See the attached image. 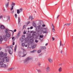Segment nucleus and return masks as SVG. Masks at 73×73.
<instances>
[{
	"instance_id": "obj_1",
	"label": "nucleus",
	"mask_w": 73,
	"mask_h": 73,
	"mask_svg": "<svg viewBox=\"0 0 73 73\" xmlns=\"http://www.w3.org/2000/svg\"><path fill=\"white\" fill-rule=\"evenodd\" d=\"M7 56V53H5L3 55H0V60H1V61L3 63L4 62L5 59L7 58L8 57ZM1 58H2L1 59Z\"/></svg>"
},
{
	"instance_id": "obj_2",
	"label": "nucleus",
	"mask_w": 73,
	"mask_h": 73,
	"mask_svg": "<svg viewBox=\"0 0 73 73\" xmlns=\"http://www.w3.org/2000/svg\"><path fill=\"white\" fill-rule=\"evenodd\" d=\"M36 29L38 32H40L42 30V27H41V23H39L38 24V25Z\"/></svg>"
},
{
	"instance_id": "obj_3",
	"label": "nucleus",
	"mask_w": 73,
	"mask_h": 73,
	"mask_svg": "<svg viewBox=\"0 0 73 73\" xmlns=\"http://www.w3.org/2000/svg\"><path fill=\"white\" fill-rule=\"evenodd\" d=\"M22 50H23V54H21V55H20V52L19 53V57H21V56H22V57H25L26 56V54H27V53H26V50H25L24 49L22 48Z\"/></svg>"
},
{
	"instance_id": "obj_4",
	"label": "nucleus",
	"mask_w": 73,
	"mask_h": 73,
	"mask_svg": "<svg viewBox=\"0 0 73 73\" xmlns=\"http://www.w3.org/2000/svg\"><path fill=\"white\" fill-rule=\"evenodd\" d=\"M7 68V65L5 64H3V62L0 61V68Z\"/></svg>"
},
{
	"instance_id": "obj_5",
	"label": "nucleus",
	"mask_w": 73,
	"mask_h": 73,
	"mask_svg": "<svg viewBox=\"0 0 73 73\" xmlns=\"http://www.w3.org/2000/svg\"><path fill=\"white\" fill-rule=\"evenodd\" d=\"M23 8H21L20 9H17V14H20L21 12H23Z\"/></svg>"
},
{
	"instance_id": "obj_6",
	"label": "nucleus",
	"mask_w": 73,
	"mask_h": 73,
	"mask_svg": "<svg viewBox=\"0 0 73 73\" xmlns=\"http://www.w3.org/2000/svg\"><path fill=\"white\" fill-rule=\"evenodd\" d=\"M16 5V3L13 2H12L11 3V6H12L10 10L11 11H12L13 9V7L15 5Z\"/></svg>"
},
{
	"instance_id": "obj_7",
	"label": "nucleus",
	"mask_w": 73,
	"mask_h": 73,
	"mask_svg": "<svg viewBox=\"0 0 73 73\" xmlns=\"http://www.w3.org/2000/svg\"><path fill=\"white\" fill-rule=\"evenodd\" d=\"M31 59L32 58L31 57H29L27 58L26 59V60H24V62H27V61H28L29 60H31Z\"/></svg>"
},
{
	"instance_id": "obj_8",
	"label": "nucleus",
	"mask_w": 73,
	"mask_h": 73,
	"mask_svg": "<svg viewBox=\"0 0 73 73\" xmlns=\"http://www.w3.org/2000/svg\"><path fill=\"white\" fill-rule=\"evenodd\" d=\"M33 38V36H31L30 38V41L31 43L33 42L34 40Z\"/></svg>"
},
{
	"instance_id": "obj_9",
	"label": "nucleus",
	"mask_w": 73,
	"mask_h": 73,
	"mask_svg": "<svg viewBox=\"0 0 73 73\" xmlns=\"http://www.w3.org/2000/svg\"><path fill=\"white\" fill-rule=\"evenodd\" d=\"M48 61H49L50 63H52V62H53L52 59L50 58H48Z\"/></svg>"
},
{
	"instance_id": "obj_10",
	"label": "nucleus",
	"mask_w": 73,
	"mask_h": 73,
	"mask_svg": "<svg viewBox=\"0 0 73 73\" xmlns=\"http://www.w3.org/2000/svg\"><path fill=\"white\" fill-rule=\"evenodd\" d=\"M50 67L49 66H47L46 67V70L48 72H49L50 71Z\"/></svg>"
},
{
	"instance_id": "obj_11",
	"label": "nucleus",
	"mask_w": 73,
	"mask_h": 73,
	"mask_svg": "<svg viewBox=\"0 0 73 73\" xmlns=\"http://www.w3.org/2000/svg\"><path fill=\"white\" fill-rule=\"evenodd\" d=\"M21 33V31H19L17 34V38H18L20 36V34Z\"/></svg>"
},
{
	"instance_id": "obj_12",
	"label": "nucleus",
	"mask_w": 73,
	"mask_h": 73,
	"mask_svg": "<svg viewBox=\"0 0 73 73\" xmlns=\"http://www.w3.org/2000/svg\"><path fill=\"white\" fill-rule=\"evenodd\" d=\"M52 31L54 33H55V30H54V25H52Z\"/></svg>"
},
{
	"instance_id": "obj_13",
	"label": "nucleus",
	"mask_w": 73,
	"mask_h": 73,
	"mask_svg": "<svg viewBox=\"0 0 73 73\" xmlns=\"http://www.w3.org/2000/svg\"><path fill=\"white\" fill-rule=\"evenodd\" d=\"M7 36L6 35H3V38L4 40H5V41H7Z\"/></svg>"
},
{
	"instance_id": "obj_14",
	"label": "nucleus",
	"mask_w": 73,
	"mask_h": 73,
	"mask_svg": "<svg viewBox=\"0 0 73 73\" xmlns=\"http://www.w3.org/2000/svg\"><path fill=\"white\" fill-rule=\"evenodd\" d=\"M33 26H34V27H35V28H36V27H37V25H36V23H35V21H33Z\"/></svg>"
},
{
	"instance_id": "obj_15",
	"label": "nucleus",
	"mask_w": 73,
	"mask_h": 73,
	"mask_svg": "<svg viewBox=\"0 0 73 73\" xmlns=\"http://www.w3.org/2000/svg\"><path fill=\"white\" fill-rule=\"evenodd\" d=\"M7 37H10V36H11V35L9 34V33H7L6 35Z\"/></svg>"
},
{
	"instance_id": "obj_16",
	"label": "nucleus",
	"mask_w": 73,
	"mask_h": 73,
	"mask_svg": "<svg viewBox=\"0 0 73 73\" xmlns=\"http://www.w3.org/2000/svg\"><path fill=\"white\" fill-rule=\"evenodd\" d=\"M62 67H60L58 70L59 72H62Z\"/></svg>"
},
{
	"instance_id": "obj_17",
	"label": "nucleus",
	"mask_w": 73,
	"mask_h": 73,
	"mask_svg": "<svg viewBox=\"0 0 73 73\" xmlns=\"http://www.w3.org/2000/svg\"><path fill=\"white\" fill-rule=\"evenodd\" d=\"M3 40V38L1 36H0V42H2Z\"/></svg>"
},
{
	"instance_id": "obj_18",
	"label": "nucleus",
	"mask_w": 73,
	"mask_h": 73,
	"mask_svg": "<svg viewBox=\"0 0 73 73\" xmlns=\"http://www.w3.org/2000/svg\"><path fill=\"white\" fill-rule=\"evenodd\" d=\"M9 6V2L5 4V7L6 8H8Z\"/></svg>"
},
{
	"instance_id": "obj_19",
	"label": "nucleus",
	"mask_w": 73,
	"mask_h": 73,
	"mask_svg": "<svg viewBox=\"0 0 73 73\" xmlns=\"http://www.w3.org/2000/svg\"><path fill=\"white\" fill-rule=\"evenodd\" d=\"M0 28L1 29H4L5 28V27L3 25H2L0 26Z\"/></svg>"
},
{
	"instance_id": "obj_20",
	"label": "nucleus",
	"mask_w": 73,
	"mask_h": 73,
	"mask_svg": "<svg viewBox=\"0 0 73 73\" xmlns=\"http://www.w3.org/2000/svg\"><path fill=\"white\" fill-rule=\"evenodd\" d=\"M8 51L9 54H11L12 53V52H11V50H10V49H8Z\"/></svg>"
},
{
	"instance_id": "obj_21",
	"label": "nucleus",
	"mask_w": 73,
	"mask_h": 73,
	"mask_svg": "<svg viewBox=\"0 0 73 73\" xmlns=\"http://www.w3.org/2000/svg\"><path fill=\"white\" fill-rule=\"evenodd\" d=\"M5 61L7 62H9V58H6L5 59Z\"/></svg>"
},
{
	"instance_id": "obj_22",
	"label": "nucleus",
	"mask_w": 73,
	"mask_h": 73,
	"mask_svg": "<svg viewBox=\"0 0 73 73\" xmlns=\"http://www.w3.org/2000/svg\"><path fill=\"white\" fill-rule=\"evenodd\" d=\"M7 21H10V17L8 16L7 17Z\"/></svg>"
},
{
	"instance_id": "obj_23",
	"label": "nucleus",
	"mask_w": 73,
	"mask_h": 73,
	"mask_svg": "<svg viewBox=\"0 0 73 73\" xmlns=\"http://www.w3.org/2000/svg\"><path fill=\"white\" fill-rule=\"evenodd\" d=\"M41 49H46V47L45 46H41Z\"/></svg>"
},
{
	"instance_id": "obj_24",
	"label": "nucleus",
	"mask_w": 73,
	"mask_h": 73,
	"mask_svg": "<svg viewBox=\"0 0 73 73\" xmlns=\"http://www.w3.org/2000/svg\"><path fill=\"white\" fill-rule=\"evenodd\" d=\"M16 49H17V45H16L14 48V52H16Z\"/></svg>"
},
{
	"instance_id": "obj_25",
	"label": "nucleus",
	"mask_w": 73,
	"mask_h": 73,
	"mask_svg": "<svg viewBox=\"0 0 73 73\" xmlns=\"http://www.w3.org/2000/svg\"><path fill=\"white\" fill-rule=\"evenodd\" d=\"M37 52L38 53H40L41 52V50H38Z\"/></svg>"
},
{
	"instance_id": "obj_26",
	"label": "nucleus",
	"mask_w": 73,
	"mask_h": 73,
	"mask_svg": "<svg viewBox=\"0 0 73 73\" xmlns=\"http://www.w3.org/2000/svg\"><path fill=\"white\" fill-rule=\"evenodd\" d=\"M44 35H41L40 36V38H43V37H44Z\"/></svg>"
},
{
	"instance_id": "obj_27",
	"label": "nucleus",
	"mask_w": 73,
	"mask_h": 73,
	"mask_svg": "<svg viewBox=\"0 0 73 73\" xmlns=\"http://www.w3.org/2000/svg\"><path fill=\"white\" fill-rule=\"evenodd\" d=\"M8 30L7 29H5V33H8Z\"/></svg>"
},
{
	"instance_id": "obj_28",
	"label": "nucleus",
	"mask_w": 73,
	"mask_h": 73,
	"mask_svg": "<svg viewBox=\"0 0 73 73\" xmlns=\"http://www.w3.org/2000/svg\"><path fill=\"white\" fill-rule=\"evenodd\" d=\"M8 48H13V45H11L10 47L9 46H8Z\"/></svg>"
},
{
	"instance_id": "obj_29",
	"label": "nucleus",
	"mask_w": 73,
	"mask_h": 73,
	"mask_svg": "<svg viewBox=\"0 0 73 73\" xmlns=\"http://www.w3.org/2000/svg\"><path fill=\"white\" fill-rule=\"evenodd\" d=\"M36 35V32H34L33 33V36H35V35Z\"/></svg>"
},
{
	"instance_id": "obj_30",
	"label": "nucleus",
	"mask_w": 73,
	"mask_h": 73,
	"mask_svg": "<svg viewBox=\"0 0 73 73\" xmlns=\"http://www.w3.org/2000/svg\"><path fill=\"white\" fill-rule=\"evenodd\" d=\"M20 40L21 41V42H23V38H20Z\"/></svg>"
},
{
	"instance_id": "obj_31",
	"label": "nucleus",
	"mask_w": 73,
	"mask_h": 73,
	"mask_svg": "<svg viewBox=\"0 0 73 73\" xmlns=\"http://www.w3.org/2000/svg\"><path fill=\"white\" fill-rule=\"evenodd\" d=\"M43 34H44V33H48V31H44L43 32Z\"/></svg>"
},
{
	"instance_id": "obj_32",
	"label": "nucleus",
	"mask_w": 73,
	"mask_h": 73,
	"mask_svg": "<svg viewBox=\"0 0 73 73\" xmlns=\"http://www.w3.org/2000/svg\"><path fill=\"white\" fill-rule=\"evenodd\" d=\"M18 23H20V18L19 17H18Z\"/></svg>"
},
{
	"instance_id": "obj_33",
	"label": "nucleus",
	"mask_w": 73,
	"mask_h": 73,
	"mask_svg": "<svg viewBox=\"0 0 73 73\" xmlns=\"http://www.w3.org/2000/svg\"><path fill=\"white\" fill-rule=\"evenodd\" d=\"M5 53L3 54V53L2 52H1V54H0V55H3Z\"/></svg>"
},
{
	"instance_id": "obj_34",
	"label": "nucleus",
	"mask_w": 73,
	"mask_h": 73,
	"mask_svg": "<svg viewBox=\"0 0 73 73\" xmlns=\"http://www.w3.org/2000/svg\"><path fill=\"white\" fill-rule=\"evenodd\" d=\"M37 70L38 71V72L39 73L40 72H41V70Z\"/></svg>"
},
{
	"instance_id": "obj_35",
	"label": "nucleus",
	"mask_w": 73,
	"mask_h": 73,
	"mask_svg": "<svg viewBox=\"0 0 73 73\" xmlns=\"http://www.w3.org/2000/svg\"><path fill=\"white\" fill-rule=\"evenodd\" d=\"M44 30L45 31H47H47H48V29L47 28H44Z\"/></svg>"
},
{
	"instance_id": "obj_36",
	"label": "nucleus",
	"mask_w": 73,
	"mask_h": 73,
	"mask_svg": "<svg viewBox=\"0 0 73 73\" xmlns=\"http://www.w3.org/2000/svg\"><path fill=\"white\" fill-rule=\"evenodd\" d=\"M62 45V42H61V40H60V46H61V45Z\"/></svg>"
},
{
	"instance_id": "obj_37",
	"label": "nucleus",
	"mask_w": 73,
	"mask_h": 73,
	"mask_svg": "<svg viewBox=\"0 0 73 73\" xmlns=\"http://www.w3.org/2000/svg\"><path fill=\"white\" fill-rule=\"evenodd\" d=\"M43 54L42 53H41L39 55V57H40V56H42V55Z\"/></svg>"
},
{
	"instance_id": "obj_38",
	"label": "nucleus",
	"mask_w": 73,
	"mask_h": 73,
	"mask_svg": "<svg viewBox=\"0 0 73 73\" xmlns=\"http://www.w3.org/2000/svg\"><path fill=\"white\" fill-rule=\"evenodd\" d=\"M15 18H16V19H17V14H15Z\"/></svg>"
},
{
	"instance_id": "obj_39",
	"label": "nucleus",
	"mask_w": 73,
	"mask_h": 73,
	"mask_svg": "<svg viewBox=\"0 0 73 73\" xmlns=\"http://www.w3.org/2000/svg\"><path fill=\"white\" fill-rule=\"evenodd\" d=\"M36 51V50H33V51H31V53H34V52H35Z\"/></svg>"
},
{
	"instance_id": "obj_40",
	"label": "nucleus",
	"mask_w": 73,
	"mask_h": 73,
	"mask_svg": "<svg viewBox=\"0 0 73 73\" xmlns=\"http://www.w3.org/2000/svg\"><path fill=\"white\" fill-rule=\"evenodd\" d=\"M22 46H25V44L24 43H22Z\"/></svg>"
},
{
	"instance_id": "obj_41",
	"label": "nucleus",
	"mask_w": 73,
	"mask_h": 73,
	"mask_svg": "<svg viewBox=\"0 0 73 73\" xmlns=\"http://www.w3.org/2000/svg\"><path fill=\"white\" fill-rule=\"evenodd\" d=\"M67 24V26L68 27V26H69L71 24V23H68V24Z\"/></svg>"
},
{
	"instance_id": "obj_42",
	"label": "nucleus",
	"mask_w": 73,
	"mask_h": 73,
	"mask_svg": "<svg viewBox=\"0 0 73 73\" xmlns=\"http://www.w3.org/2000/svg\"><path fill=\"white\" fill-rule=\"evenodd\" d=\"M32 16H30L29 18V19H32Z\"/></svg>"
},
{
	"instance_id": "obj_43",
	"label": "nucleus",
	"mask_w": 73,
	"mask_h": 73,
	"mask_svg": "<svg viewBox=\"0 0 73 73\" xmlns=\"http://www.w3.org/2000/svg\"><path fill=\"white\" fill-rule=\"evenodd\" d=\"M14 13V11H12L11 12V14H13Z\"/></svg>"
},
{
	"instance_id": "obj_44",
	"label": "nucleus",
	"mask_w": 73,
	"mask_h": 73,
	"mask_svg": "<svg viewBox=\"0 0 73 73\" xmlns=\"http://www.w3.org/2000/svg\"><path fill=\"white\" fill-rule=\"evenodd\" d=\"M38 40H35V42H36V43H37V42H38Z\"/></svg>"
},
{
	"instance_id": "obj_45",
	"label": "nucleus",
	"mask_w": 73,
	"mask_h": 73,
	"mask_svg": "<svg viewBox=\"0 0 73 73\" xmlns=\"http://www.w3.org/2000/svg\"><path fill=\"white\" fill-rule=\"evenodd\" d=\"M31 22V21H28V22H27V24H29V23H30V22Z\"/></svg>"
},
{
	"instance_id": "obj_46",
	"label": "nucleus",
	"mask_w": 73,
	"mask_h": 73,
	"mask_svg": "<svg viewBox=\"0 0 73 73\" xmlns=\"http://www.w3.org/2000/svg\"><path fill=\"white\" fill-rule=\"evenodd\" d=\"M14 38H15V37H13L12 38V39L13 40V41H14V40H14Z\"/></svg>"
},
{
	"instance_id": "obj_47",
	"label": "nucleus",
	"mask_w": 73,
	"mask_h": 73,
	"mask_svg": "<svg viewBox=\"0 0 73 73\" xmlns=\"http://www.w3.org/2000/svg\"><path fill=\"white\" fill-rule=\"evenodd\" d=\"M25 25H24L23 27V29H24V28H25Z\"/></svg>"
},
{
	"instance_id": "obj_48",
	"label": "nucleus",
	"mask_w": 73,
	"mask_h": 73,
	"mask_svg": "<svg viewBox=\"0 0 73 73\" xmlns=\"http://www.w3.org/2000/svg\"><path fill=\"white\" fill-rule=\"evenodd\" d=\"M2 17H3V16L2 15L0 17V19H2Z\"/></svg>"
},
{
	"instance_id": "obj_49",
	"label": "nucleus",
	"mask_w": 73,
	"mask_h": 73,
	"mask_svg": "<svg viewBox=\"0 0 73 73\" xmlns=\"http://www.w3.org/2000/svg\"><path fill=\"white\" fill-rule=\"evenodd\" d=\"M13 69V68H10L9 70H12V69Z\"/></svg>"
},
{
	"instance_id": "obj_50",
	"label": "nucleus",
	"mask_w": 73,
	"mask_h": 73,
	"mask_svg": "<svg viewBox=\"0 0 73 73\" xmlns=\"http://www.w3.org/2000/svg\"><path fill=\"white\" fill-rule=\"evenodd\" d=\"M23 34H26V32H25V31H24Z\"/></svg>"
},
{
	"instance_id": "obj_51",
	"label": "nucleus",
	"mask_w": 73,
	"mask_h": 73,
	"mask_svg": "<svg viewBox=\"0 0 73 73\" xmlns=\"http://www.w3.org/2000/svg\"><path fill=\"white\" fill-rule=\"evenodd\" d=\"M42 27H45V25H42Z\"/></svg>"
},
{
	"instance_id": "obj_52",
	"label": "nucleus",
	"mask_w": 73,
	"mask_h": 73,
	"mask_svg": "<svg viewBox=\"0 0 73 73\" xmlns=\"http://www.w3.org/2000/svg\"><path fill=\"white\" fill-rule=\"evenodd\" d=\"M52 40H54L55 39H54V37H52Z\"/></svg>"
},
{
	"instance_id": "obj_53",
	"label": "nucleus",
	"mask_w": 73,
	"mask_h": 73,
	"mask_svg": "<svg viewBox=\"0 0 73 73\" xmlns=\"http://www.w3.org/2000/svg\"><path fill=\"white\" fill-rule=\"evenodd\" d=\"M41 65V63L40 62H39L38 63V65Z\"/></svg>"
},
{
	"instance_id": "obj_54",
	"label": "nucleus",
	"mask_w": 73,
	"mask_h": 73,
	"mask_svg": "<svg viewBox=\"0 0 73 73\" xmlns=\"http://www.w3.org/2000/svg\"><path fill=\"white\" fill-rule=\"evenodd\" d=\"M59 16H60V15H58V16L57 17V19L59 17Z\"/></svg>"
},
{
	"instance_id": "obj_55",
	"label": "nucleus",
	"mask_w": 73,
	"mask_h": 73,
	"mask_svg": "<svg viewBox=\"0 0 73 73\" xmlns=\"http://www.w3.org/2000/svg\"><path fill=\"white\" fill-rule=\"evenodd\" d=\"M36 47V46H35V47H34V46H33L32 48L33 49H34Z\"/></svg>"
},
{
	"instance_id": "obj_56",
	"label": "nucleus",
	"mask_w": 73,
	"mask_h": 73,
	"mask_svg": "<svg viewBox=\"0 0 73 73\" xmlns=\"http://www.w3.org/2000/svg\"><path fill=\"white\" fill-rule=\"evenodd\" d=\"M33 19H33V18H32H32H31V21H32L33 20Z\"/></svg>"
},
{
	"instance_id": "obj_57",
	"label": "nucleus",
	"mask_w": 73,
	"mask_h": 73,
	"mask_svg": "<svg viewBox=\"0 0 73 73\" xmlns=\"http://www.w3.org/2000/svg\"><path fill=\"white\" fill-rule=\"evenodd\" d=\"M16 31H17V30H16V29H15V30H14V32H16Z\"/></svg>"
},
{
	"instance_id": "obj_58",
	"label": "nucleus",
	"mask_w": 73,
	"mask_h": 73,
	"mask_svg": "<svg viewBox=\"0 0 73 73\" xmlns=\"http://www.w3.org/2000/svg\"><path fill=\"white\" fill-rule=\"evenodd\" d=\"M64 25V26H67V24H65Z\"/></svg>"
},
{
	"instance_id": "obj_59",
	"label": "nucleus",
	"mask_w": 73,
	"mask_h": 73,
	"mask_svg": "<svg viewBox=\"0 0 73 73\" xmlns=\"http://www.w3.org/2000/svg\"><path fill=\"white\" fill-rule=\"evenodd\" d=\"M33 28V27H30V29H32Z\"/></svg>"
},
{
	"instance_id": "obj_60",
	"label": "nucleus",
	"mask_w": 73,
	"mask_h": 73,
	"mask_svg": "<svg viewBox=\"0 0 73 73\" xmlns=\"http://www.w3.org/2000/svg\"><path fill=\"white\" fill-rule=\"evenodd\" d=\"M60 52H61V53H62V52H63L61 50L60 51Z\"/></svg>"
},
{
	"instance_id": "obj_61",
	"label": "nucleus",
	"mask_w": 73,
	"mask_h": 73,
	"mask_svg": "<svg viewBox=\"0 0 73 73\" xmlns=\"http://www.w3.org/2000/svg\"><path fill=\"white\" fill-rule=\"evenodd\" d=\"M13 45H15V42H13Z\"/></svg>"
},
{
	"instance_id": "obj_62",
	"label": "nucleus",
	"mask_w": 73,
	"mask_h": 73,
	"mask_svg": "<svg viewBox=\"0 0 73 73\" xmlns=\"http://www.w3.org/2000/svg\"><path fill=\"white\" fill-rule=\"evenodd\" d=\"M59 65L60 66L62 65V63H60V64H59Z\"/></svg>"
},
{
	"instance_id": "obj_63",
	"label": "nucleus",
	"mask_w": 73,
	"mask_h": 73,
	"mask_svg": "<svg viewBox=\"0 0 73 73\" xmlns=\"http://www.w3.org/2000/svg\"><path fill=\"white\" fill-rule=\"evenodd\" d=\"M11 31H12V32H13V35L14 34V32H13V31H12V30H11Z\"/></svg>"
},
{
	"instance_id": "obj_64",
	"label": "nucleus",
	"mask_w": 73,
	"mask_h": 73,
	"mask_svg": "<svg viewBox=\"0 0 73 73\" xmlns=\"http://www.w3.org/2000/svg\"><path fill=\"white\" fill-rule=\"evenodd\" d=\"M45 45H46V46H47V45H48V43H46L45 44Z\"/></svg>"
}]
</instances>
